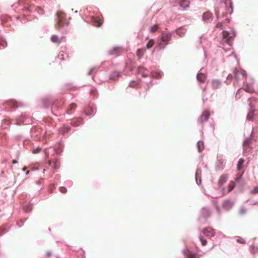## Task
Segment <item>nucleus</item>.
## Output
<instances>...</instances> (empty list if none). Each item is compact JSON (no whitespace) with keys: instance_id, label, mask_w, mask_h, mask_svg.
<instances>
[{"instance_id":"f704fd0d","label":"nucleus","mask_w":258,"mask_h":258,"mask_svg":"<svg viewBox=\"0 0 258 258\" xmlns=\"http://www.w3.org/2000/svg\"><path fill=\"white\" fill-rule=\"evenodd\" d=\"M199 239H200L203 246H205L207 245V241L206 239H204L203 236H200L199 237Z\"/></svg>"},{"instance_id":"412c9836","label":"nucleus","mask_w":258,"mask_h":258,"mask_svg":"<svg viewBox=\"0 0 258 258\" xmlns=\"http://www.w3.org/2000/svg\"><path fill=\"white\" fill-rule=\"evenodd\" d=\"M138 74H141L143 77H147V74H146L145 72L146 70L143 67H139L138 69Z\"/></svg>"},{"instance_id":"cd10ccee","label":"nucleus","mask_w":258,"mask_h":258,"mask_svg":"<svg viewBox=\"0 0 258 258\" xmlns=\"http://www.w3.org/2000/svg\"><path fill=\"white\" fill-rule=\"evenodd\" d=\"M235 185V184L234 182L231 181L229 183L228 192L231 191L234 188Z\"/></svg>"},{"instance_id":"4c0bfd02","label":"nucleus","mask_w":258,"mask_h":258,"mask_svg":"<svg viewBox=\"0 0 258 258\" xmlns=\"http://www.w3.org/2000/svg\"><path fill=\"white\" fill-rule=\"evenodd\" d=\"M236 241L237 242L241 244H244L245 243V240L241 237H239Z\"/></svg>"},{"instance_id":"393cba45","label":"nucleus","mask_w":258,"mask_h":258,"mask_svg":"<svg viewBox=\"0 0 258 258\" xmlns=\"http://www.w3.org/2000/svg\"><path fill=\"white\" fill-rule=\"evenodd\" d=\"M177 33L180 37H182L184 35L186 30L183 28H180L177 30Z\"/></svg>"},{"instance_id":"1a4fd4ad","label":"nucleus","mask_w":258,"mask_h":258,"mask_svg":"<svg viewBox=\"0 0 258 258\" xmlns=\"http://www.w3.org/2000/svg\"><path fill=\"white\" fill-rule=\"evenodd\" d=\"M183 254L186 258H200L198 254L194 253L187 249L183 251Z\"/></svg>"},{"instance_id":"e433bc0d","label":"nucleus","mask_w":258,"mask_h":258,"mask_svg":"<svg viewBox=\"0 0 258 258\" xmlns=\"http://www.w3.org/2000/svg\"><path fill=\"white\" fill-rule=\"evenodd\" d=\"M36 10L37 11L38 13L39 14H43L44 13V11L43 9H42L40 7H37L36 9Z\"/></svg>"},{"instance_id":"7ed1b4c3","label":"nucleus","mask_w":258,"mask_h":258,"mask_svg":"<svg viewBox=\"0 0 258 258\" xmlns=\"http://www.w3.org/2000/svg\"><path fill=\"white\" fill-rule=\"evenodd\" d=\"M202 232L206 236L209 238H211L215 235V231L211 227H208L203 229Z\"/></svg>"},{"instance_id":"f3484780","label":"nucleus","mask_w":258,"mask_h":258,"mask_svg":"<svg viewBox=\"0 0 258 258\" xmlns=\"http://www.w3.org/2000/svg\"><path fill=\"white\" fill-rule=\"evenodd\" d=\"M232 206L231 202L229 200L225 201L223 203V208L228 210Z\"/></svg>"},{"instance_id":"603ef678","label":"nucleus","mask_w":258,"mask_h":258,"mask_svg":"<svg viewBox=\"0 0 258 258\" xmlns=\"http://www.w3.org/2000/svg\"><path fill=\"white\" fill-rule=\"evenodd\" d=\"M201 182V180H200V183L199 184H200Z\"/></svg>"},{"instance_id":"bb28decb","label":"nucleus","mask_w":258,"mask_h":258,"mask_svg":"<svg viewBox=\"0 0 258 258\" xmlns=\"http://www.w3.org/2000/svg\"><path fill=\"white\" fill-rule=\"evenodd\" d=\"M9 105L14 108H17L18 107V105L17 102L14 100H11L8 102Z\"/></svg>"},{"instance_id":"c9c22d12","label":"nucleus","mask_w":258,"mask_h":258,"mask_svg":"<svg viewBox=\"0 0 258 258\" xmlns=\"http://www.w3.org/2000/svg\"><path fill=\"white\" fill-rule=\"evenodd\" d=\"M254 112L253 111H250L248 112L247 115V119L248 120H251L252 119L253 116Z\"/></svg>"},{"instance_id":"6ab92c4d","label":"nucleus","mask_w":258,"mask_h":258,"mask_svg":"<svg viewBox=\"0 0 258 258\" xmlns=\"http://www.w3.org/2000/svg\"><path fill=\"white\" fill-rule=\"evenodd\" d=\"M211 17L212 14L210 12H206L203 15V18L205 21H209L211 18Z\"/></svg>"},{"instance_id":"a211bd4d","label":"nucleus","mask_w":258,"mask_h":258,"mask_svg":"<svg viewBox=\"0 0 258 258\" xmlns=\"http://www.w3.org/2000/svg\"><path fill=\"white\" fill-rule=\"evenodd\" d=\"M120 76V73L118 72H114L112 74H111L110 78L113 80H116Z\"/></svg>"},{"instance_id":"79ce46f5","label":"nucleus","mask_w":258,"mask_h":258,"mask_svg":"<svg viewBox=\"0 0 258 258\" xmlns=\"http://www.w3.org/2000/svg\"><path fill=\"white\" fill-rule=\"evenodd\" d=\"M216 27L218 29H222L223 28V25L221 23H218L216 25Z\"/></svg>"},{"instance_id":"c85d7f7f","label":"nucleus","mask_w":258,"mask_h":258,"mask_svg":"<svg viewBox=\"0 0 258 258\" xmlns=\"http://www.w3.org/2000/svg\"><path fill=\"white\" fill-rule=\"evenodd\" d=\"M159 28V25L158 24H156L153 26L151 27L150 28V32L154 33L158 30Z\"/></svg>"},{"instance_id":"de8ad7c7","label":"nucleus","mask_w":258,"mask_h":258,"mask_svg":"<svg viewBox=\"0 0 258 258\" xmlns=\"http://www.w3.org/2000/svg\"><path fill=\"white\" fill-rule=\"evenodd\" d=\"M1 44L3 46H5V45L6 44V42H4L3 43H1Z\"/></svg>"},{"instance_id":"c03bdc74","label":"nucleus","mask_w":258,"mask_h":258,"mask_svg":"<svg viewBox=\"0 0 258 258\" xmlns=\"http://www.w3.org/2000/svg\"><path fill=\"white\" fill-rule=\"evenodd\" d=\"M203 211L207 213L208 214V216H209L210 213H209V211L208 209H207L206 208H204V209H203Z\"/></svg>"},{"instance_id":"b1692460","label":"nucleus","mask_w":258,"mask_h":258,"mask_svg":"<svg viewBox=\"0 0 258 258\" xmlns=\"http://www.w3.org/2000/svg\"><path fill=\"white\" fill-rule=\"evenodd\" d=\"M244 160L242 158L240 159L238 162L237 165V168L238 170H241L244 163Z\"/></svg>"},{"instance_id":"dca6fc26","label":"nucleus","mask_w":258,"mask_h":258,"mask_svg":"<svg viewBox=\"0 0 258 258\" xmlns=\"http://www.w3.org/2000/svg\"><path fill=\"white\" fill-rule=\"evenodd\" d=\"M228 179V177L227 175H222L219 180V182H218V184L219 185H223L224 183H225L227 180Z\"/></svg>"},{"instance_id":"a878e982","label":"nucleus","mask_w":258,"mask_h":258,"mask_svg":"<svg viewBox=\"0 0 258 258\" xmlns=\"http://www.w3.org/2000/svg\"><path fill=\"white\" fill-rule=\"evenodd\" d=\"M145 52L144 49H139L137 51V55L139 58H141Z\"/></svg>"},{"instance_id":"4468645a","label":"nucleus","mask_w":258,"mask_h":258,"mask_svg":"<svg viewBox=\"0 0 258 258\" xmlns=\"http://www.w3.org/2000/svg\"><path fill=\"white\" fill-rule=\"evenodd\" d=\"M197 80L200 82L204 83L206 79V76L205 74L202 73H199L197 74Z\"/></svg>"},{"instance_id":"f257e3e1","label":"nucleus","mask_w":258,"mask_h":258,"mask_svg":"<svg viewBox=\"0 0 258 258\" xmlns=\"http://www.w3.org/2000/svg\"><path fill=\"white\" fill-rule=\"evenodd\" d=\"M57 22L55 25V28L59 29L65 24L66 14L62 12H58L57 13Z\"/></svg>"},{"instance_id":"20e7f679","label":"nucleus","mask_w":258,"mask_h":258,"mask_svg":"<svg viewBox=\"0 0 258 258\" xmlns=\"http://www.w3.org/2000/svg\"><path fill=\"white\" fill-rule=\"evenodd\" d=\"M234 74L235 78L237 80L240 78V77H242V79H246V72L244 70H235L234 71Z\"/></svg>"},{"instance_id":"a18cd8bd","label":"nucleus","mask_w":258,"mask_h":258,"mask_svg":"<svg viewBox=\"0 0 258 258\" xmlns=\"http://www.w3.org/2000/svg\"><path fill=\"white\" fill-rule=\"evenodd\" d=\"M68 128H66V132H68ZM60 132H61L62 133H63H63H64L66 132V131H63L62 130H61L60 131Z\"/></svg>"},{"instance_id":"f03ea898","label":"nucleus","mask_w":258,"mask_h":258,"mask_svg":"<svg viewBox=\"0 0 258 258\" xmlns=\"http://www.w3.org/2000/svg\"><path fill=\"white\" fill-rule=\"evenodd\" d=\"M171 38V34L169 33H165L163 32L161 34V39L162 42H165V44H163L162 42L159 43V46L160 49L164 48L166 45L167 44L168 42L170 40Z\"/></svg>"},{"instance_id":"3c124183","label":"nucleus","mask_w":258,"mask_h":258,"mask_svg":"<svg viewBox=\"0 0 258 258\" xmlns=\"http://www.w3.org/2000/svg\"><path fill=\"white\" fill-rule=\"evenodd\" d=\"M26 170V167H24V168H23V170Z\"/></svg>"},{"instance_id":"2f4dec72","label":"nucleus","mask_w":258,"mask_h":258,"mask_svg":"<svg viewBox=\"0 0 258 258\" xmlns=\"http://www.w3.org/2000/svg\"><path fill=\"white\" fill-rule=\"evenodd\" d=\"M154 44V40L153 39H151L147 43L146 46L148 48H150L153 46Z\"/></svg>"},{"instance_id":"37998d69","label":"nucleus","mask_w":258,"mask_h":258,"mask_svg":"<svg viewBox=\"0 0 258 258\" xmlns=\"http://www.w3.org/2000/svg\"><path fill=\"white\" fill-rule=\"evenodd\" d=\"M230 10L229 9H228V12L230 13H231L232 12V9H233V8H232V3L231 2H230Z\"/></svg>"},{"instance_id":"58836bf2","label":"nucleus","mask_w":258,"mask_h":258,"mask_svg":"<svg viewBox=\"0 0 258 258\" xmlns=\"http://www.w3.org/2000/svg\"><path fill=\"white\" fill-rule=\"evenodd\" d=\"M60 191L63 194H65L67 192V189L63 186L60 187L59 188Z\"/></svg>"},{"instance_id":"7c9ffc66","label":"nucleus","mask_w":258,"mask_h":258,"mask_svg":"<svg viewBox=\"0 0 258 258\" xmlns=\"http://www.w3.org/2000/svg\"><path fill=\"white\" fill-rule=\"evenodd\" d=\"M250 251L252 254H255L258 252V247L254 245L251 246Z\"/></svg>"},{"instance_id":"0eeeda50","label":"nucleus","mask_w":258,"mask_h":258,"mask_svg":"<svg viewBox=\"0 0 258 258\" xmlns=\"http://www.w3.org/2000/svg\"><path fill=\"white\" fill-rule=\"evenodd\" d=\"M92 22L93 25L97 27H100L103 23V20L99 17H93L92 18Z\"/></svg>"},{"instance_id":"f8f14e48","label":"nucleus","mask_w":258,"mask_h":258,"mask_svg":"<svg viewBox=\"0 0 258 258\" xmlns=\"http://www.w3.org/2000/svg\"><path fill=\"white\" fill-rule=\"evenodd\" d=\"M178 3L179 6L185 9L189 6V2L188 0H176Z\"/></svg>"},{"instance_id":"ea45409f","label":"nucleus","mask_w":258,"mask_h":258,"mask_svg":"<svg viewBox=\"0 0 258 258\" xmlns=\"http://www.w3.org/2000/svg\"><path fill=\"white\" fill-rule=\"evenodd\" d=\"M250 192L252 194H256V193H257L258 192V186L256 187H254V188L253 189H252L250 191Z\"/></svg>"},{"instance_id":"5701e85b","label":"nucleus","mask_w":258,"mask_h":258,"mask_svg":"<svg viewBox=\"0 0 258 258\" xmlns=\"http://www.w3.org/2000/svg\"><path fill=\"white\" fill-rule=\"evenodd\" d=\"M94 110L92 107H89L85 110V112L87 115H90L94 113Z\"/></svg>"},{"instance_id":"2eb2a0df","label":"nucleus","mask_w":258,"mask_h":258,"mask_svg":"<svg viewBox=\"0 0 258 258\" xmlns=\"http://www.w3.org/2000/svg\"><path fill=\"white\" fill-rule=\"evenodd\" d=\"M221 85V83L219 80H213L212 81V86L213 89H218Z\"/></svg>"},{"instance_id":"6e6552de","label":"nucleus","mask_w":258,"mask_h":258,"mask_svg":"<svg viewBox=\"0 0 258 258\" xmlns=\"http://www.w3.org/2000/svg\"><path fill=\"white\" fill-rule=\"evenodd\" d=\"M48 164L52 165L53 168V172L59 168L60 161L58 159H54L53 160L48 161Z\"/></svg>"},{"instance_id":"9d476101","label":"nucleus","mask_w":258,"mask_h":258,"mask_svg":"<svg viewBox=\"0 0 258 258\" xmlns=\"http://www.w3.org/2000/svg\"><path fill=\"white\" fill-rule=\"evenodd\" d=\"M241 89H243L245 91L249 93H253L254 91L251 84H248L247 83H244L242 88L239 89L238 91L239 92Z\"/></svg>"},{"instance_id":"aec40b11","label":"nucleus","mask_w":258,"mask_h":258,"mask_svg":"<svg viewBox=\"0 0 258 258\" xmlns=\"http://www.w3.org/2000/svg\"><path fill=\"white\" fill-rule=\"evenodd\" d=\"M122 51V49L119 47H114L112 51L113 54H119Z\"/></svg>"},{"instance_id":"9b49d317","label":"nucleus","mask_w":258,"mask_h":258,"mask_svg":"<svg viewBox=\"0 0 258 258\" xmlns=\"http://www.w3.org/2000/svg\"><path fill=\"white\" fill-rule=\"evenodd\" d=\"M251 141L250 139H246L243 142V152L246 153L248 152L250 150L249 145L250 144Z\"/></svg>"},{"instance_id":"8fccbe9b","label":"nucleus","mask_w":258,"mask_h":258,"mask_svg":"<svg viewBox=\"0 0 258 258\" xmlns=\"http://www.w3.org/2000/svg\"><path fill=\"white\" fill-rule=\"evenodd\" d=\"M29 171H27V172H26V174H28L29 173Z\"/></svg>"},{"instance_id":"09e8293b","label":"nucleus","mask_w":258,"mask_h":258,"mask_svg":"<svg viewBox=\"0 0 258 258\" xmlns=\"http://www.w3.org/2000/svg\"><path fill=\"white\" fill-rule=\"evenodd\" d=\"M47 255L48 256H50V255H51L50 252H47Z\"/></svg>"},{"instance_id":"72a5a7b5","label":"nucleus","mask_w":258,"mask_h":258,"mask_svg":"<svg viewBox=\"0 0 258 258\" xmlns=\"http://www.w3.org/2000/svg\"><path fill=\"white\" fill-rule=\"evenodd\" d=\"M138 82L136 81H132L130 83L129 86L132 88H136L138 85Z\"/></svg>"},{"instance_id":"4be33fe9","label":"nucleus","mask_w":258,"mask_h":258,"mask_svg":"<svg viewBox=\"0 0 258 258\" xmlns=\"http://www.w3.org/2000/svg\"><path fill=\"white\" fill-rule=\"evenodd\" d=\"M197 147L199 152H202L204 148V143L201 141H199L197 143Z\"/></svg>"},{"instance_id":"ddd939ff","label":"nucleus","mask_w":258,"mask_h":258,"mask_svg":"<svg viewBox=\"0 0 258 258\" xmlns=\"http://www.w3.org/2000/svg\"><path fill=\"white\" fill-rule=\"evenodd\" d=\"M62 38H59V37L56 35H53L51 36L50 39L51 41L55 43H57V44H59L61 42Z\"/></svg>"},{"instance_id":"49530a36","label":"nucleus","mask_w":258,"mask_h":258,"mask_svg":"<svg viewBox=\"0 0 258 258\" xmlns=\"http://www.w3.org/2000/svg\"><path fill=\"white\" fill-rule=\"evenodd\" d=\"M17 162H18L16 160H13L12 161L13 164H16V163H17Z\"/></svg>"},{"instance_id":"473e14b6","label":"nucleus","mask_w":258,"mask_h":258,"mask_svg":"<svg viewBox=\"0 0 258 258\" xmlns=\"http://www.w3.org/2000/svg\"><path fill=\"white\" fill-rule=\"evenodd\" d=\"M246 212V209L244 207H241L239 210V213L240 215H244Z\"/></svg>"},{"instance_id":"c756f323","label":"nucleus","mask_w":258,"mask_h":258,"mask_svg":"<svg viewBox=\"0 0 258 258\" xmlns=\"http://www.w3.org/2000/svg\"><path fill=\"white\" fill-rule=\"evenodd\" d=\"M77 107V105L75 103H72L70 105V107L67 110L68 113H70V111L72 110L75 109Z\"/></svg>"},{"instance_id":"39448f33","label":"nucleus","mask_w":258,"mask_h":258,"mask_svg":"<svg viewBox=\"0 0 258 258\" xmlns=\"http://www.w3.org/2000/svg\"><path fill=\"white\" fill-rule=\"evenodd\" d=\"M210 113L207 110L203 111L202 114L199 118L198 121L200 123H203L204 122L207 121L210 117Z\"/></svg>"},{"instance_id":"a19ab883","label":"nucleus","mask_w":258,"mask_h":258,"mask_svg":"<svg viewBox=\"0 0 258 258\" xmlns=\"http://www.w3.org/2000/svg\"><path fill=\"white\" fill-rule=\"evenodd\" d=\"M41 150V148H37L36 149H34L33 150V153H34V154L38 153L40 152Z\"/></svg>"},{"instance_id":"423d86ee","label":"nucleus","mask_w":258,"mask_h":258,"mask_svg":"<svg viewBox=\"0 0 258 258\" xmlns=\"http://www.w3.org/2000/svg\"><path fill=\"white\" fill-rule=\"evenodd\" d=\"M229 33L227 31H224L222 32V42H225L227 43L230 44L231 42L232 37L229 36Z\"/></svg>"}]
</instances>
